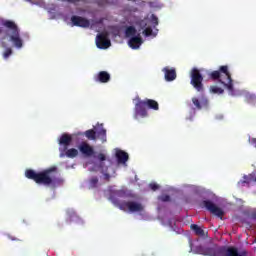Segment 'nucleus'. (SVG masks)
Returning a JSON list of instances; mask_svg holds the SVG:
<instances>
[{
	"label": "nucleus",
	"mask_w": 256,
	"mask_h": 256,
	"mask_svg": "<svg viewBox=\"0 0 256 256\" xmlns=\"http://www.w3.org/2000/svg\"><path fill=\"white\" fill-rule=\"evenodd\" d=\"M163 73L166 81H175L177 79V72L173 68L165 67Z\"/></svg>",
	"instance_id": "obj_15"
},
{
	"label": "nucleus",
	"mask_w": 256,
	"mask_h": 256,
	"mask_svg": "<svg viewBox=\"0 0 256 256\" xmlns=\"http://www.w3.org/2000/svg\"><path fill=\"white\" fill-rule=\"evenodd\" d=\"M192 103L199 111L205 107H209V100L205 96H201L200 98L193 97Z\"/></svg>",
	"instance_id": "obj_11"
},
{
	"label": "nucleus",
	"mask_w": 256,
	"mask_h": 256,
	"mask_svg": "<svg viewBox=\"0 0 256 256\" xmlns=\"http://www.w3.org/2000/svg\"><path fill=\"white\" fill-rule=\"evenodd\" d=\"M95 81L98 83H109L111 81V75L107 71H100L95 77Z\"/></svg>",
	"instance_id": "obj_14"
},
{
	"label": "nucleus",
	"mask_w": 256,
	"mask_h": 256,
	"mask_svg": "<svg viewBox=\"0 0 256 256\" xmlns=\"http://www.w3.org/2000/svg\"><path fill=\"white\" fill-rule=\"evenodd\" d=\"M98 184H99V178H97V176L92 177L89 181V185L92 189H95V187H97Z\"/></svg>",
	"instance_id": "obj_32"
},
{
	"label": "nucleus",
	"mask_w": 256,
	"mask_h": 256,
	"mask_svg": "<svg viewBox=\"0 0 256 256\" xmlns=\"http://www.w3.org/2000/svg\"><path fill=\"white\" fill-rule=\"evenodd\" d=\"M142 25L145 27L143 35H145V37H151V35H153V28H151V26H145V22H142Z\"/></svg>",
	"instance_id": "obj_29"
},
{
	"label": "nucleus",
	"mask_w": 256,
	"mask_h": 256,
	"mask_svg": "<svg viewBox=\"0 0 256 256\" xmlns=\"http://www.w3.org/2000/svg\"><path fill=\"white\" fill-rule=\"evenodd\" d=\"M97 159L100 162V165H99L100 169L102 171H105V164L103 163V161H107V156L105 154H103V153H99L97 155Z\"/></svg>",
	"instance_id": "obj_26"
},
{
	"label": "nucleus",
	"mask_w": 256,
	"mask_h": 256,
	"mask_svg": "<svg viewBox=\"0 0 256 256\" xmlns=\"http://www.w3.org/2000/svg\"><path fill=\"white\" fill-rule=\"evenodd\" d=\"M160 201H163V203H167V202L171 201V196H169V195H162L160 197Z\"/></svg>",
	"instance_id": "obj_34"
},
{
	"label": "nucleus",
	"mask_w": 256,
	"mask_h": 256,
	"mask_svg": "<svg viewBox=\"0 0 256 256\" xmlns=\"http://www.w3.org/2000/svg\"><path fill=\"white\" fill-rule=\"evenodd\" d=\"M8 239H10V241H19V239L11 236V235H8Z\"/></svg>",
	"instance_id": "obj_37"
},
{
	"label": "nucleus",
	"mask_w": 256,
	"mask_h": 256,
	"mask_svg": "<svg viewBox=\"0 0 256 256\" xmlns=\"http://www.w3.org/2000/svg\"><path fill=\"white\" fill-rule=\"evenodd\" d=\"M194 251L198 255L204 256H227V251H229V247H219L217 245H213L211 247L196 246Z\"/></svg>",
	"instance_id": "obj_3"
},
{
	"label": "nucleus",
	"mask_w": 256,
	"mask_h": 256,
	"mask_svg": "<svg viewBox=\"0 0 256 256\" xmlns=\"http://www.w3.org/2000/svg\"><path fill=\"white\" fill-rule=\"evenodd\" d=\"M120 211H130V213H141L143 211L144 207L143 204L135 201H123L119 205Z\"/></svg>",
	"instance_id": "obj_5"
},
{
	"label": "nucleus",
	"mask_w": 256,
	"mask_h": 256,
	"mask_svg": "<svg viewBox=\"0 0 256 256\" xmlns=\"http://www.w3.org/2000/svg\"><path fill=\"white\" fill-rule=\"evenodd\" d=\"M10 40L14 43L15 47H18V49L23 47V40H21L19 32L16 34H11Z\"/></svg>",
	"instance_id": "obj_19"
},
{
	"label": "nucleus",
	"mask_w": 256,
	"mask_h": 256,
	"mask_svg": "<svg viewBox=\"0 0 256 256\" xmlns=\"http://www.w3.org/2000/svg\"><path fill=\"white\" fill-rule=\"evenodd\" d=\"M84 135L89 141L97 140V132L94 129H89V130L85 131Z\"/></svg>",
	"instance_id": "obj_23"
},
{
	"label": "nucleus",
	"mask_w": 256,
	"mask_h": 256,
	"mask_svg": "<svg viewBox=\"0 0 256 256\" xmlns=\"http://www.w3.org/2000/svg\"><path fill=\"white\" fill-rule=\"evenodd\" d=\"M150 189H152V191H157V189H159V185L157 183H151Z\"/></svg>",
	"instance_id": "obj_35"
},
{
	"label": "nucleus",
	"mask_w": 256,
	"mask_h": 256,
	"mask_svg": "<svg viewBox=\"0 0 256 256\" xmlns=\"http://www.w3.org/2000/svg\"><path fill=\"white\" fill-rule=\"evenodd\" d=\"M96 46L98 49H109L111 47V40L107 38V34L101 33L97 35Z\"/></svg>",
	"instance_id": "obj_9"
},
{
	"label": "nucleus",
	"mask_w": 256,
	"mask_h": 256,
	"mask_svg": "<svg viewBox=\"0 0 256 256\" xmlns=\"http://www.w3.org/2000/svg\"><path fill=\"white\" fill-rule=\"evenodd\" d=\"M201 207H204L212 215H215L216 217H219V219H223V216L225 215V212L223 211V209L219 208L211 200H203L201 202Z\"/></svg>",
	"instance_id": "obj_6"
},
{
	"label": "nucleus",
	"mask_w": 256,
	"mask_h": 256,
	"mask_svg": "<svg viewBox=\"0 0 256 256\" xmlns=\"http://www.w3.org/2000/svg\"><path fill=\"white\" fill-rule=\"evenodd\" d=\"M78 149L84 157H93V155H95V149H93V146L89 145L87 142H82Z\"/></svg>",
	"instance_id": "obj_10"
},
{
	"label": "nucleus",
	"mask_w": 256,
	"mask_h": 256,
	"mask_svg": "<svg viewBox=\"0 0 256 256\" xmlns=\"http://www.w3.org/2000/svg\"><path fill=\"white\" fill-rule=\"evenodd\" d=\"M117 197H120L121 199L127 197V192H125V190H109V201H111V203H113V205H115V207H118L123 203L120 202Z\"/></svg>",
	"instance_id": "obj_8"
},
{
	"label": "nucleus",
	"mask_w": 256,
	"mask_h": 256,
	"mask_svg": "<svg viewBox=\"0 0 256 256\" xmlns=\"http://www.w3.org/2000/svg\"><path fill=\"white\" fill-rule=\"evenodd\" d=\"M136 34H137V29H135V27H133V26H129L125 30L126 37H133Z\"/></svg>",
	"instance_id": "obj_28"
},
{
	"label": "nucleus",
	"mask_w": 256,
	"mask_h": 256,
	"mask_svg": "<svg viewBox=\"0 0 256 256\" xmlns=\"http://www.w3.org/2000/svg\"><path fill=\"white\" fill-rule=\"evenodd\" d=\"M97 136L99 137V139H101L102 143H106L107 142V130L106 129L101 128L97 132Z\"/></svg>",
	"instance_id": "obj_27"
},
{
	"label": "nucleus",
	"mask_w": 256,
	"mask_h": 256,
	"mask_svg": "<svg viewBox=\"0 0 256 256\" xmlns=\"http://www.w3.org/2000/svg\"><path fill=\"white\" fill-rule=\"evenodd\" d=\"M247 251L239 252V250L235 247H228L226 256H246Z\"/></svg>",
	"instance_id": "obj_20"
},
{
	"label": "nucleus",
	"mask_w": 256,
	"mask_h": 256,
	"mask_svg": "<svg viewBox=\"0 0 256 256\" xmlns=\"http://www.w3.org/2000/svg\"><path fill=\"white\" fill-rule=\"evenodd\" d=\"M149 114L147 112V104L145 100H138L134 108V119H139V117L145 118Z\"/></svg>",
	"instance_id": "obj_7"
},
{
	"label": "nucleus",
	"mask_w": 256,
	"mask_h": 256,
	"mask_svg": "<svg viewBox=\"0 0 256 256\" xmlns=\"http://www.w3.org/2000/svg\"><path fill=\"white\" fill-rule=\"evenodd\" d=\"M104 179H105L106 181H109V180L111 179V175H110L109 173H105V174H104Z\"/></svg>",
	"instance_id": "obj_36"
},
{
	"label": "nucleus",
	"mask_w": 256,
	"mask_h": 256,
	"mask_svg": "<svg viewBox=\"0 0 256 256\" xmlns=\"http://www.w3.org/2000/svg\"><path fill=\"white\" fill-rule=\"evenodd\" d=\"M190 84L198 93H203L205 91V86H203V75L201 71L197 68H193L190 73Z\"/></svg>",
	"instance_id": "obj_4"
},
{
	"label": "nucleus",
	"mask_w": 256,
	"mask_h": 256,
	"mask_svg": "<svg viewBox=\"0 0 256 256\" xmlns=\"http://www.w3.org/2000/svg\"><path fill=\"white\" fill-rule=\"evenodd\" d=\"M251 143H252V145H254V147L256 148V138H252Z\"/></svg>",
	"instance_id": "obj_38"
},
{
	"label": "nucleus",
	"mask_w": 256,
	"mask_h": 256,
	"mask_svg": "<svg viewBox=\"0 0 256 256\" xmlns=\"http://www.w3.org/2000/svg\"><path fill=\"white\" fill-rule=\"evenodd\" d=\"M2 25L6 29H9V31H11L12 35L19 33V26H17V24L13 20H4L2 22Z\"/></svg>",
	"instance_id": "obj_13"
},
{
	"label": "nucleus",
	"mask_w": 256,
	"mask_h": 256,
	"mask_svg": "<svg viewBox=\"0 0 256 256\" xmlns=\"http://www.w3.org/2000/svg\"><path fill=\"white\" fill-rule=\"evenodd\" d=\"M143 22H144V27H147V25H152V27H157V25H159V18H157L155 14H152L150 19H145Z\"/></svg>",
	"instance_id": "obj_21"
},
{
	"label": "nucleus",
	"mask_w": 256,
	"mask_h": 256,
	"mask_svg": "<svg viewBox=\"0 0 256 256\" xmlns=\"http://www.w3.org/2000/svg\"><path fill=\"white\" fill-rule=\"evenodd\" d=\"M13 53V50L11 48H7L3 54L4 59H9Z\"/></svg>",
	"instance_id": "obj_33"
},
{
	"label": "nucleus",
	"mask_w": 256,
	"mask_h": 256,
	"mask_svg": "<svg viewBox=\"0 0 256 256\" xmlns=\"http://www.w3.org/2000/svg\"><path fill=\"white\" fill-rule=\"evenodd\" d=\"M210 90L212 91V93H215L217 95H222V93H225V90H223L219 86H211Z\"/></svg>",
	"instance_id": "obj_31"
},
{
	"label": "nucleus",
	"mask_w": 256,
	"mask_h": 256,
	"mask_svg": "<svg viewBox=\"0 0 256 256\" xmlns=\"http://www.w3.org/2000/svg\"><path fill=\"white\" fill-rule=\"evenodd\" d=\"M245 101H246V103H255V101H256V96H255V94L247 93V94L245 95Z\"/></svg>",
	"instance_id": "obj_30"
},
{
	"label": "nucleus",
	"mask_w": 256,
	"mask_h": 256,
	"mask_svg": "<svg viewBox=\"0 0 256 256\" xmlns=\"http://www.w3.org/2000/svg\"><path fill=\"white\" fill-rule=\"evenodd\" d=\"M190 228L192 229V231H194V233L196 235H198L199 237H205V230H203L199 225L197 224H192L190 226Z\"/></svg>",
	"instance_id": "obj_24"
},
{
	"label": "nucleus",
	"mask_w": 256,
	"mask_h": 256,
	"mask_svg": "<svg viewBox=\"0 0 256 256\" xmlns=\"http://www.w3.org/2000/svg\"><path fill=\"white\" fill-rule=\"evenodd\" d=\"M65 155L69 159H75V157H77V155H79V150H77L75 148H70V149L66 150Z\"/></svg>",
	"instance_id": "obj_25"
},
{
	"label": "nucleus",
	"mask_w": 256,
	"mask_h": 256,
	"mask_svg": "<svg viewBox=\"0 0 256 256\" xmlns=\"http://www.w3.org/2000/svg\"><path fill=\"white\" fill-rule=\"evenodd\" d=\"M209 79L212 81H219L221 85H224L228 89L229 93L233 95V78H231V72H229V66H220L218 70H214L208 74Z\"/></svg>",
	"instance_id": "obj_2"
},
{
	"label": "nucleus",
	"mask_w": 256,
	"mask_h": 256,
	"mask_svg": "<svg viewBox=\"0 0 256 256\" xmlns=\"http://www.w3.org/2000/svg\"><path fill=\"white\" fill-rule=\"evenodd\" d=\"M144 101L148 109H152L153 111H159V103L157 101L148 98H146Z\"/></svg>",
	"instance_id": "obj_22"
},
{
	"label": "nucleus",
	"mask_w": 256,
	"mask_h": 256,
	"mask_svg": "<svg viewBox=\"0 0 256 256\" xmlns=\"http://www.w3.org/2000/svg\"><path fill=\"white\" fill-rule=\"evenodd\" d=\"M254 181L256 182V178H254Z\"/></svg>",
	"instance_id": "obj_39"
},
{
	"label": "nucleus",
	"mask_w": 256,
	"mask_h": 256,
	"mask_svg": "<svg viewBox=\"0 0 256 256\" xmlns=\"http://www.w3.org/2000/svg\"><path fill=\"white\" fill-rule=\"evenodd\" d=\"M71 22L74 27H89L90 22L87 20V18H83L81 16H72Z\"/></svg>",
	"instance_id": "obj_12"
},
{
	"label": "nucleus",
	"mask_w": 256,
	"mask_h": 256,
	"mask_svg": "<svg viewBox=\"0 0 256 256\" xmlns=\"http://www.w3.org/2000/svg\"><path fill=\"white\" fill-rule=\"evenodd\" d=\"M116 159L119 164L125 165L127 161H129V154L123 150L116 151Z\"/></svg>",
	"instance_id": "obj_17"
},
{
	"label": "nucleus",
	"mask_w": 256,
	"mask_h": 256,
	"mask_svg": "<svg viewBox=\"0 0 256 256\" xmlns=\"http://www.w3.org/2000/svg\"><path fill=\"white\" fill-rule=\"evenodd\" d=\"M53 173H57V166H52L41 172H35L33 169H28L25 171V177L36 182L37 185L49 186L55 185V183H57V177H55Z\"/></svg>",
	"instance_id": "obj_1"
},
{
	"label": "nucleus",
	"mask_w": 256,
	"mask_h": 256,
	"mask_svg": "<svg viewBox=\"0 0 256 256\" xmlns=\"http://www.w3.org/2000/svg\"><path fill=\"white\" fill-rule=\"evenodd\" d=\"M128 45L131 49H139L143 45V38L141 36H134L130 38Z\"/></svg>",
	"instance_id": "obj_16"
},
{
	"label": "nucleus",
	"mask_w": 256,
	"mask_h": 256,
	"mask_svg": "<svg viewBox=\"0 0 256 256\" xmlns=\"http://www.w3.org/2000/svg\"><path fill=\"white\" fill-rule=\"evenodd\" d=\"M72 141H73V137H71V135L62 134L59 139V145H63L65 149H67L69 145H71Z\"/></svg>",
	"instance_id": "obj_18"
}]
</instances>
